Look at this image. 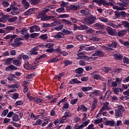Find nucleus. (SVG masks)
I'll return each instance as SVG.
<instances>
[{
  "label": "nucleus",
  "instance_id": "nucleus-1",
  "mask_svg": "<svg viewBox=\"0 0 129 129\" xmlns=\"http://www.w3.org/2000/svg\"><path fill=\"white\" fill-rule=\"evenodd\" d=\"M47 13H44V10L38 13L37 19L40 21H49V20H52L54 19L55 17L52 16H47L45 15Z\"/></svg>",
  "mask_w": 129,
  "mask_h": 129
},
{
  "label": "nucleus",
  "instance_id": "nucleus-2",
  "mask_svg": "<svg viewBox=\"0 0 129 129\" xmlns=\"http://www.w3.org/2000/svg\"><path fill=\"white\" fill-rule=\"evenodd\" d=\"M111 107L109 105V103L106 102L103 103V106H102L100 109V111L99 113L97 115V117H98L100 115H101V114L104 110H110Z\"/></svg>",
  "mask_w": 129,
  "mask_h": 129
},
{
  "label": "nucleus",
  "instance_id": "nucleus-3",
  "mask_svg": "<svg viewBox=\"0 0 129 129\" xmlns=\"http://www.w3.org/2000/svg\"><path fill=\"white\" fill-rule=\"evenodd\" d=\"M22 40V38H17L14 39L13 38L11 39L10 44L12 47H18V46L23 44V42L21 41Z\"/></svg>",
  "mask_w": 129,
  "mask_h": 129
},
{
  "label": "nucleus",
  "instance_id": "nucleus-4",
  "mask_svg": "<svg viewBox=\"0 0 129 129\" xmlns=\"http://www.w3.org/2000/svg\"><path fill=\"white\" fill-rule=\"evenodd\" d=\"M96 21V17L94 16H91L89 19H84L85 24L86 25H92L94 24Z\"/></svg>",
  "mask_w": 129,
  "mask_h": 129
},
{
  "label": "nucleus",
  "instance_id": "nucleus-5",
  "mask_svg": "<svg viewBox=\"0 0 129 129\" xmlns=\"http://www.w3.org/2000/svg\"><path fill=\"white\" fill-rule=\"evenodd\" d=\"M86 54V52H81L79 53H78L77 56L78 57H76L77 60H80L81 59H86V58H88L87 55H84Z\"/></svg>",
  "mask_w": 129,
  "mask_h": 129
},
{
  "label": "nucleus",
  "instance_id": "nucleus-6",
  "mask_svg": "<svg viewBox=\"0 0 129 129\" xmlns=\"http://www.w3.org/2000/svg\"><path fill=\"white\" fill-rule=\"evenodd\" d=\"M119 2L117 3L118 6L120 7H127L129 4V0H119Z\"/></svg>",
  "mask_w": 129,
  "mask_h": 129
},
{
  "label": "nucleus",
  "instance_id": "nucleus-7",
  "mask_svg": "<svg viewBox=\"0 0 129 129\" xmlns=\"http://www.w3.org/2000/svg\"><path fill=\"white\" fill-rule=\"evenodd\" d=\"M15 70H18V68L13 64L9 65L5 69V71L7 72H11V71H15Z\"/></svg>",
  "mask_w": 129,
  "mask_h": 129
},
{
  "label": "nucleus",
  "instance_id": "nucleus-8",
  "mask_svg": "<svg viewBox=\"0 0 129 129\" xmlns=\"http://www.w3.org/2000/svg\"><path fill=\"white\" fill-rule=\"evenodd\" d=\"M40 27L37 25H34L30 27V33H34V32H40Z\"/></svg>",
  "mask_w": 129,
  "mask_h": 129
},
{
  "label": "nucleus",
  "instance_id": "nucleus-9",
  "mask_svg": "<svg viewBox=\"0 0 129 129\" xmlns=\"http://www.w3.org/2000/svg\"><path fill=\"white\" fill-rule=\"evenodd\" d=\"M6 86L8 87V89H10L8 91V93H11L12 92H15V91H17V90L15 89V86L14 85H6Z\"/></svg>",
  "mask_w": 129,
  "mask_h": 129
},
{
  "label": "nucleus",
  "instance_id": "nucleus-10",
  "mask_svg": "<svg viewBox=\"0 0 129 129\" xmlns=\"http://www.w3.org/2000/svg\"><path fill=\"white\" fill-rule=\"evenodd\" d=\"M92 56H98V57H104V52L99 50L98 51H96L95 53H93L92 54Z\"/></svg>",
  "mask_w": 129,
  "mask_h": 129
},
{
  "label": "nucleus",
  "instance_id": "nucleus-11",
  "mask_svg": "<svg viewBox=\"0 0 129 129\" xmlns=\"http://www.w3.org/2000/svg\"><path fill=\"white\" fill-rule=\"evenodd\" d=\"M96 73H97V72H95L91 74V75H92V78H93L94 79H96V80H99L101 79L102 78L101 76H100V75L98 74H96Z\"/></svg>",
  "mask_w": 129,
  "mask_h": 129
},
{
  "label": "nucleus",
  "instance_id": "nucleus-12",
  "mask_svg": "<svg viewBox=\"0 0 129 129\" xmlns=\"http://www.w3.org/2000/svg\"><path fill=\"white\" fill-rule=\"evenodd\" d=\"M106 30H107V32L108 33V34L109 35H110V36H113V35H115V32H114V31H113V29H112V28H111V27H110L109 26H107Z\"/></svg>",
  "mask_w": 129,
  "mask_h": 129
},
{
  "label": "nucleus",
  "instance_id": "nucleus-13",
  "mask_svg": "<svg viewBox=\"0 0 129 129\" xmlns=\"http://www.w3.org/2000/svg\"><path fill=\"white\" fill-rule=\"evenodd\" d=\"M18 59L19 60H22V59H23L24 61H27V60H29V56L24 53H21L18 56Z\"/></svg>",
  "mask_w": 129,
  "mask_h": 129
},
{
  "label": "nucleus",
  "instance_id": "nucleus-14",
  "mask_svg": "<svg viewBox=\"0 0 129 129\" xmlns=\"http://www.w3.org/2000/svg\"><path fill=\"white\" fill-rule=\"evenodd\" d=\"M40 46H38L32 48L30 51L31 55H37L38 52H37V51L39 50V48H40Z\"/></svg>",
  "mask_w": 129,
  "mask_h": 129
},
{
  "label": "nucleus",
  "instance_id": "nucleus-15",
  "mask_svg": "<svg viewBox=\"0 0 129 129\" xmlns=\"http://www.w3.org/2000/svg\"><path fill=\"white\" fill-rule=\"evenodd\" d=\"M105 125H108L109 126H113L115 124V121L113 120H107L104 122Z\"/></svg>",
  "mask_w": 129,
  "mask_h": 129
},
{
  "label": "nucleus",
  "instance_id": "nucleus-16",
  "mask_svg": "<svg viewBox=\"0 0 129 129\" xmlns=\"http://www.w3.org/2000/svg\"><path fill=\"white\" fill-rule=\"evenodd\" d=\"M94 27H95V28H97L98 30H103V29H104V25L101 24L99 23H95L94 25Z\"/></svg>",
  "mask_w": 129,
  "mask_h": 129
},
{
  "label": "nucleus",
  "instance_id": "nucleus-17",
  "mask_svg": "<svg viewBox=\"0 0 129 129\" xmlns=\"http://www.w3.org/2000/svg\"><path fill=\"white\" fill-rule=\"evenodd\" d=\"M20 14V12H19V8L13 7V9L11 11V14L13 16H17V15H19Z\"/></svg>",
  "mask_w": 129,
  "mask_h": 129
},
{
  "label": "nucleus",
  "instance_id": "nucleus-18",
  "mask_svg": "<svg viewBox=\"0 0 129 129\" xmlns=\"http://www.w3.org/2000/svg\"><path fill=\"white\" fill-rule=\"evenodd\" d=\"M35 13V9L32 8L24 13V16H30Z\"/></svg>",
  "mask_w": 129,
  "mask_h": 129
},
{
  "label": "nucleus",
  "instance_id": "nucleus-19",
  "mask_svg": "<svg viewBox=\"0 0 129 129\" xmlns=\"http://www.w3.org/2000/svg\"><path fill=\"white\" fill-rule=\"evenodd\" d=\"M56 8L55 5H52L49 7H46L44 10H43V13H48L49 11H51V10H53V9H55Z\"/></svg>",
  "mask_w": 129,
  "mask_h": 129
},
{
  "label": "nucleus",
  "instance_id": "nucleus-20",
  "mask_svg": "<svg viewBox=\"0 0 129 129\" xmlns=\"http://www.w3.org/2000/svg\"><path fill=\"white\" fill-rule=\"evenodd\" d=\"M52 21H54L53 22L50 23V27H56L58 25H60V22L58 20H55L54 18L52 19Z\"/></svg>",
  "mask_w": 129,
  "mask_h": 129
},
{
  "label": "nucleus",
  "instance_id": "nucleus-21",
  "mask_svg": "<svg viewBox=\"0 0 129 129\" xmlns=\"http://www.w3.org/2000/svg\"><path fill=\"white\" fill-rule=\"evenodd\" d=\"M62 32L64 33L65 35H69L71 34V30L70 29H68L67 27H64L62 29Z\"/></svg>",
  "mask_w": 129,
  "mask_h": 129
},
{
  "label": "nucleus",
  "instance_id": "nucleus-22",
  "mask_svg": "<svg viewBox=\"0 0 129 129\" xmlns=\"http://www.w3.org/2000/svg\"><path fill=\"white\" fill-rule=\"evenodd\" d=\"M85 117L83 118V124H81L84 128L85 127V126H87V125H88L90 122V120H87V121H85Z\"/></svg>",
  "mask_w": 129,
  "mask_h": 129
},
{
  "label": "nucleus",
  "instance_id": "nucleus-23",
  "mask_svg": "<svg viewBox=\"0 0 129 129\" xmlns=\"http://www.w3.org/2000/svg\"><path fill=\"white\" fill-rule=\"evenodd\" d=\"M113 10H116L117 11H123L125 10L124 8V6L118 7V6H113Z\"/></svg>",
  "mask_w": 129,
  "mask_h": 129
},
{
  "label": "nucleus",
  "instance_id": "nucleus-24",
  "mask_svg": "<svg viewBox=\"0 0 129 129\" xmlns=\"http://www.w3.org/2000/svg\"><path fill=\"white\" fill-rule=\"evenodd\" d=\"M82 90L84 92H86V91H90V90H93V87H83L82 88Z\"/></svg>",
  "mask_w": 129,
  "mask_h": 129
},
{
  "label": "nucleus",
  "instance_id": "nucleus-25",
  "mask_svg": "<svg viewBox=\"0 0 129 129\" xmlns=\"http://www.w3.org/2000/svg\"><path fill=\"white\" fill-rule=\"evenodd\" d=\"M82 110L83 111H87V108L85 107L84 105H81L78 106V111H80Z\"/></svg>",
  "mask_w": 129,
  "mask_h": 129
},
{
  "label": "nucleus",
  "instance_id": "nucleus-26",
  "mask_svg": "<svg viewBox=\"0 0 129 129\" xmlns=\"http://www.w3.org/2000/svg\"><path fill=\"white\" fill-rule=\"evenodd\" d=\"M122 115L121 113V111H119V110H115V116H116V118L118 117H120Z\"/></svg>",
  "mask_w": 129,
  "mask_h": 129
},
{
  "label": "nucleus",
  "instance_id": "nucleus-27",
  "mask_svg": "<svg viewBox=\"0 0 129 129\" xmlns=\"http://www.w3.org/2000/svg\"><path fill=\"white\" fill-rule=\"evenodd\" d=\"M102 92L99 90H94L93 92V94H94V96H100L101 95Z\"/></svg>",
  "mask_w": 129,
  "mask_h": 129
},
{
  "label": "nucleus",
  "instance_id": "nucleus-28",
  "mask_svg": "<svg viewBox=\"0 0 129 129\" xmlns=\"http://www.w3.org/2000/svg\"><path fill=\"white\" fill-rule=\"evenodd\" d=\"M107 46L109 48H115L117 46V42L116 41H113L111 44H108Z\"/></svg>",
  "mask_w": 129,
  "mask_h": 129
},
{
  "label": "nucleus",
  "instance_id": "nucleus-29",
  "mask_svg": "<svg viewBox=\"0 0 129 129\" xmlns=\"http://www.w3.org/2000/svg\"><path fill=\"white\" fill-rule=\"evenodd\" d=\"M54 38H56L58 39H61V38H64V34L62 32H59L54 36Z\"/></svg>",
  "mask_w": 129,
  "mask_h": 129
},
{
  "label": "nucleus",
  "instance_id": "nucleus-30",
  "mask_svg": "<svg viewBox=\"0 0 129 129\" xmlns=\"http://www.w3.org/2000/svg\"><path fill=\"white\" fill-rule=\"evenodd\" d=\"M55 46V44L53 42H49L45 44L44 47L45 48H52V47H54Z\"/></svg>",
  "mask_w": 129,
  "mask_h": 129
},
{
  "label": "nucleus",
  "instance_id": "nucleus-31",
  "mask_svg": "<svg viewBox=\"0 0 129 129\" xmlns=\"http://www.w3.org/2000/svg\"><path fill=\"white\" fill-rule=\"evenodd\" d=\"M119 78H116L115 81L112 82V87H116L117 86V84L119 83Z\"/></svg>",
  "mask_w": 129,
  "mask_h": 129
},
{
  "label": "nucleus",
  "instance_id": "nucleus-32",
  "mask_svg": "<svg viewBox=\"0 0 129 129\" xmlns=\"http://www.w3.org/2000/svg\"><path fill=\"white\" fill-rule=\"evenodd\" d=\"M16 27L15 26H7L6 27L5 30L7 32H11L15 30Z\"/></svg>",
  "mask_w": 129,
  "mask_h": 129
},
{
  "label": "nucleus",
  "instance_id": "nucleus-33",
  "mask_svg": "<svg viewBox=\"0 0 129 129\" xmlns=\"http://www.w3.org/2000/svg\"><path fill=\"white\" fill-rule=\"evenodd\" d=\"M14 78H16V76L14 74H10L9 75V77H8L7 79L8 80H9V81H13L14 80Z\"/></svg>",
  "mask_w": 129,
  "mask_h": 129
},
{
  "label": "nucleus",
  "instance_id": "nucleus-34",
  "mask_svg": "<svg viewBox=\"0 0 129 129\" xmlns=\"http://www.w3.org/2000/svg\"><path fill=\"white\" fill-rule=\"evenodd\" d=\"M13 64L15 65V66H21V62L20 60L17 59H14L13 60Z\"/></svg>",
  "mask_w": 129,
  "mask_h": 129
},
{
  "label": "nucleus",
  "instance_id": "nucleus-35",
  "mask_svg": "<svg viewBox=\"0 0 129 129\" xmlns=\"http://www.w3.org/2000/svg\"><path fill=\"white\" fill-rule=\"evenodd\" d=\"M12 120L13 121L15 122L19 121L20 120V118L18 116V114H14L13 116Z\"/></svg>",
  "mask_w": 129,
  "mask_h": 129
},
{
  "label": "nucleus",
  "instance_id": "nucleus-36",
  "mask_svg": "<svg viewBox=\"0 0 129 129\" xmlns=\"http://www.w3.org/2000/svg\"><path fill=\"white\" fill-rule=\"evenodd\" d=\"M61 21L65 25H68V26H72V22H71V21H69V20H67L66 19H62Z\"/></svg>",
  "mask_w": 129,
  "mask_h": 129
},
{
  "label": "nucleus",
  "instance_id": "nucleus-37",
  "mask_svg": "<svg viewBox=\"0 0 129 129\" xmlns=\"http://www.w3.org/2000/svg\"><path fill=\"white\" fill-rule=\"evenodd\" d=\"M98 19L99 20L100 22H102L103 23H107V21H108V18L103 17H98Z\"/></svg>",
  "mask_w": 129,
  "mask_h": 129
},
{
  "label": "nucleus",
  "instance_id": "nucleus-38",
  "mask_svg": "<svg viewBox=\"0 0 129 129\" xmlns=\"http://www.w3.org/2000/svg\"><path fill=\"white\" fill-rule=\"evenodd\" d=\"M122 55L120 54H115L113 55L114 59H117L118 60H121L122 59Z\"/></svg>",
  "mask_w": 129,
  "mask_h": 129
},
{
  "label": "nucleus",
  "instance_id": "nucleus-39",
  "mask_svg": "<svg viewBox=\"0 0 129 129\" xmlns=\"http://www.w3.org/2000/svg\"><path fill=\"white\" fill-rule=\"evenodd\" d=\"M76 73L77 74H79V75H81L83 73V69L81 68H78L76 70Z\"/></svg>",
  "mask_w": 129,
  "mask_h": 129
},
{
  "label": "nucleus",
  "instance_id": "nucleus-40",
  "mask_svg": "<svg viewBox=\"0 0 129 129\" xmlns=\"http://www.w3.org/2000/svg\"><path fill=\"white\" fill-rule=\"evenodd\" d=\"M79 8V6L72 5L70 6V10H72L73 11H76Z\"/></svg>",
  "mask_w": 129,
  "mask_h": 129
},
{
  "label": "nucleus",
  "instance_id": "nucleus-41",
  "mask_svg": "<svg viewBox=\"0 0 129 129\" xmlns=\"http://www.w3.org/2000/svg\"><path fill=\"white\" fill-rule=\"evenodd\" d=\"M78 29L79 30H81L82 31H84V30H87L88 29V27L86 25H82L79 26Z\"/></svg>",
  "mask_w": 129,
  "mask_h": 129
},
{
  "label": "nucleus",
  "instance_id": "nucleus-42",
  "mask_svg": "<svg viewBox=\"0 0 129 129\" xmlns=\"http://www.w3.org/2000/svg\"><path fill=\"white\" fill-rule=\"evenodd\" d=\"M103 121V118H101L97 119H95L94 123L95 124H99V123H101Z\"/></svg>",
  "mask_w": 129,
  "mask_h": 129
},
{
  "label": "nucleus",
  "instance_id": "nucleus-43",
  "mask_svg": "<svg viewBox=\"0 0 129 129\" xmlns=\"http://www.w3.org/2000/svg\"><path fill=\"white\" fill-rule=\"evenodd\" d=\"M85 46H90V44H82L80 46V49L78 51V53L81 52L85 48Z\"/></svg>",
  "mask_w": 129,
  "mask_h": 129
},
{
  "label": "nucleus",
  "instance_id": "nucleus-44",
  "mask_svg": "<svg viewBox=\"0 0 129 129\" xmlns=\"http://www.w3.org/2000/svg\"><path fill=\"white\" fill-rule=\"evenodd\" d=\"M89 12L90 11L88 10V9H85L81 10L80 13L82 14V15H86L89 14Z\"/></svg>",
  "mask_w": 129,
  "mask_h": 129
},
{
  "label": "nucleus",
  "instance_id": "nucleus-45",
  "mask_svg": "<svg viewBox=\"0 0 129 129\" xmlns=\"http://www.w3.org/2000/svg\"><path fill=\"white\" fill-rule=\"evenodd\" d=\"M125 34H126V31L121 30L118 32V37H122V36H124Z\"/></svg>",
  "mask_w": 129,
  "mask_h": 129
},
{
  "label": "nucleus",
  "instance_id": "nucleus-46",
  "mask_svg": "<svg viewBox=\"0 0 129 129\" xmlns=\"http://www.w3.org/2000/svg\"><path fill=\"white\" fill-rule=\"evenodd\" d=\"M44 121L42 124L41 126L43 127L44 126H46L48 123H49V119L47 118H44Z\"/></svg>",
  "mask_w": 129,
  "mask_h": 129
},
{
  "label": "nucleus",
  "instance_id": "nucleus-47",
  "mask_svg": "<svg viewBox=\"0 0 129 129\" xmlns=\"http://www.w3.org/2000/svg\"><path fill=\"white\" fill-rule=\"evenodd\" d=\"M18 20V17H14L13 18H9L8 19V21L10 22V23H15V22H16V21H17Z\"/></svg>",
  "mask_w": 129,
  "mask_h": 129
},
{
  "label": "nucleus",
  "instance_id": "nucleus-48",
  "mask_svg": "<svg viewBox=\"0 0 129 129\" xmlns=\"http://www.w3.org/2000/svg\"><path fill=\"white\" fill-rule=\"evenodd\" d=\"M97 47L94 46H89L88 47H86L85 48L86 51H92L93 50H95Z\"/></svg>",
  "mask_w": 129,
  "mask_h": 129
},
{
  "label": "nucleus",
  "instance_id": "nucleus-49",
  "mask_svg": "<svg viewBox=\"0 0 129 129\" xmlns=\"http://www.w3.org/2000/svg\"><path fill=\"white\" fill-rule=\"evenodd\" d=\"M30 117H31V118H32V119H33L34 120H35L36 119H38V118H39L40 117V115H37L36 116H35L34 113H32L30 115Z\"/></svg>",
  "mask_w": 129,
  "mask_h": 129
},
{
  "label": "nucleus",
  "instance_id": "nucleus-50",
  "mask_svg": "<svg viewBox=\"0 0 129 129\" xmlns=\"http://www.w3.org/2000/svg\"><path fill=\"white\" fill-rule=\"evenodd\" d=\"M109 26H111V27L114 28V29H118V28H119V25H115V22L114 21L111 22Z\"/></svg>",
  "mask_w": 129,
  "mask_h": 129
},
{
  "label": "nucleus",
  "instance_id": "nucleus-51",
  "mask_svg": "<svg viewBox=\"0 0 129 129\" xmlns=\"http://www.w3.org/2000/svg\"><path fill=\"white\" fill-rule=\"evenodd\" d=\"M5 64H7L8 65H9L12 63V61H13V58H7L6 59H5Z\"/></svg>",
  "mask_w": 129,
  "mask_h": 129
},
{
  "label": "nucleus",
  "instance_id": "nucleus-52",
  "mask_svg": "<svg viewBox=\"0 0 129 129\" xmlns=\"http://www.w3.org/2000/svg\"><path fill=\"white\" fill-rule=\"evenodd\" d=\"M122 24L124 26V28H126V29H129V22L127 21H122Z\"/></svg>",
  "mask_w": 129,
  "mask_h": 129
},
{
  "label": "nucleus",
  "instance_id": "nucleus-53",
  "mask_svg": "<svg viewBox=\"0 0 129 129\" xmlns=\"http://www.w3.org/2000/svg\"><path fill=\"white\" fill-rule=\"evenodd\" d=\"M94 32H95L94 30L89 27H88V28L87 29V30H86L87 34H93Z\"/></svg>",
  "mask_w": 129,
  "mask_h": 129
},
{
  "label": "nucleus",
  "instance_id": "nucleus-54",
  "mask_svg": "<svg viewBox=\"0 0 129 129\" xmlns=\"http://www.w3.org/2000/svg\"><path fill=\"white\" fill-rule=\"evenodd\" d=\"M72 115V114L71 112L67 111L64 112V115L63 116L66 118H67V117H70V116H71Z\"/></svg>",
  "mask_w": 129,
  "mask_h": 129
},
{
  "label": "nucleus",
  "instance_id": "nucleus-55",
  "mask_svg": "<svg viewBox=\"0 0 129 129\" xmlns=\"http://www.w3.org/2000/svg\"><path fill=\"white\" fill-rule=\"evenodd\" d=\"M21 35H28V29L23 28L20 30Z\"/></svg>",
  "mask_w": 129,
  "mask_h": 129
},
{
  "label": "nucleus",
  "instance_id": "nucleus-56",
  "mask_svg": "<svg viewBox=\"0 0 129 129\" xmlns=\"http://www.w3.org/2000/svg\"><path fill=\"white\" fill-rule=\"evenodd\" d=\"M63 27H64L63 24H60L59 26L54 27V30H55V31H60L61 29H63Z\"/></svg>",
  "mask_w": 129,
  "mask_h": 129
},
{
  "label": "nucleus",
  "instance_id": "nucleus-57",
  "mask_svg": "<svg viewBox=\"0 0 129 129\" xmlns=\"http://www.w3.org/2000/svg\"><path fill=\"white\" fill-rule=\"evenodd\" d=\"M71 83L73 84V83H76V84H79V83H81V82L77 80V79H74L71 81Z\"/></svg>",
  "mask_w": 129,
  "mask_h": 129
},
{
  "label": "nucleus",
  "instance_id": "nucleus-58",
  "mask_svg": "<svg viewBox=\"0 0 129 129\" xmlns=\"http://www.w3.org/2000/svg\"><path fill=\"white\" fill-rule=\"evenodd\" d=\"M54 51H55L56 53H61V46H57V47L54 49Z\"/></svg>",
  "mask_w": 129,
  "mask_h": 129
},
{
  "label": "nucleus",
  "instance_id": "nucleus-59",
  "mask_svg": "<svg viewBox=\"0 0 129 129\" xmlns=\"http://www.w3.org/2000/svg\"><path fill=\"white\" fill-rule=\"evenodd\" d=\"M58 18L60 19H66V18H69V15L68 14H62L59 15Z\"/></svg>",
  "mask_w": 129,
  "mask_h": 129
},
{
  "label": "nucleus",
  "instance_id": "nucleus-60",
  "mask_svg": "<svg viewBox=\"0 0 129 129\" xmlns=\"http://www.w3.org/2000/svg\"><path fill=\"white\" fill-rule=\"evenodd\" d=\"M123 62L124 64H129V58L126 56H124L123 58Z\"/></svg>",
  "mask_w": 129,
  "mask_h": 129
},
{
  "label": "nucleus",
  "instance_id": "nucleus-61",
  "mask_svg": "<svg viewBox=\"0 0 129 129\" xmlns=\"http://www.w3.org/2000/svg\"><path fill=\"white\" fill-rule=\"evenodd\" d=\"M12 98L13 99H18V98H19V93H13L12 94Z\"/></svg>",
  "mask_w": 129,
  "mask_h": 129
},
{
  "label": "nucleus",
  "instance_id": "nucleus-62",
  "mask_svg": "<svg viewBox=\"0 0 129 129\" xmlns=\"http://www.w3.org/2000/svg\"><path fill=\"white\" fill-rule=\"evenodd\" d=\"M39 35H40L39 33H33L30 34L29 36H30V38H36L38 37Z\"/></svg>",
  "mask_w": 129,
  "mask_h": 129
},
{
  "label": "nucleus",
  "instance_id": "nucleus-63",
  "mask_svg": "<svg viewBox=\"0 0 129 129\" xmlns=\"http://www.w3.org/2000/svg\"><path fill=\"white\" fill-rule=\"evenodd\" d=\"M65 11V8L61 7L56 10V12L57 13H63Z\"/></svg>",
  "mask_w": 129,
  "mask_h": 129
},
{
  "label": "nucleus",
  "instance_id": "nucleus-64",
  "mask_svg": "<svg viewBox=\"0 0 129 129\" xmlns=\"http://www.w3.org/2000/svg\"><path fill=\"white\" fill-rule=\"evenodd\" d=\"M64 64L65 66H68V65H71L72 64V61L69 60H64Z\"/></svg>",
  "mask_w": 129,
  "mask_h": 129
}]
</instances>
